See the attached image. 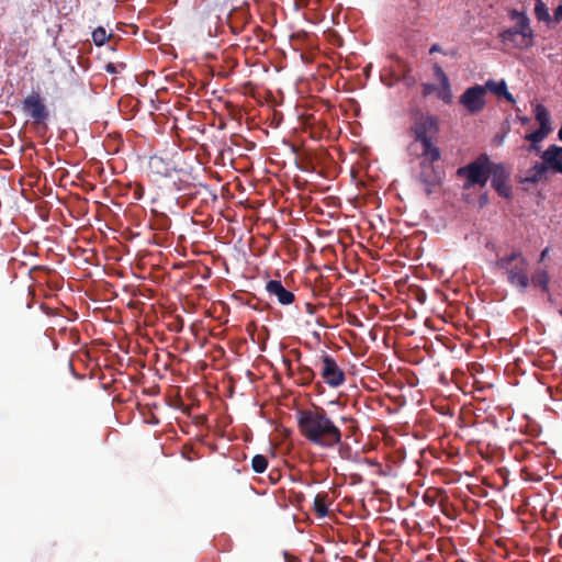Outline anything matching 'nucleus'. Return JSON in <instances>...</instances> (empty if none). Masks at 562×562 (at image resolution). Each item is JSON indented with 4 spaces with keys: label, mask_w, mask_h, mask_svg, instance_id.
<instances>
[{
    "label": "nucleus",
    "mask_w": 562,
    "mask_h": 562,
    "mask_svg": "<svg viewBox=\"0 0 562 562\" xmlns=\"http://www.w3.org/2000/svg\"><path fill=\"white\" fill-rule=\"evenodd\" d=\"M301 434L315 446L333 448L341 440V431L323 409H307L299 413Z\"/></svg>",
    "instance_id": "obj_1"
},
{
    "label": "nucleus",
    "mask_w": 562,
    "mask_h": 562,
    "mask_svg": "<svg viewBox=\"0 0 562 562\" xmlns=\"http://www.w3.org/2000/svg\"><path fill=\"white\" fill-rule=\"evenodd\" d=\"M492 162L487 155H481L470 164L460 167L457 175L464 180L463 188H483L490 178Z\"/></svg>",
    "instance_id": "obj_2"
},
{
    "label": "nucleus",
    "mask_w": 562,
    "mask_h": 562,
    "mask_svg": "<svg viewBox=\"0 0 562 562\" xmlns=\"http://www.w3.org/2000/svg\"><path fill=\"white\" fill-rule=\"evenodd\" d=\"M436 120L431 116L420 117L414 127L416 142L420 144L425 160L434 162L440 158L439 149L432 145L430 136L436 132Z\"/></svg>",
    "instance_id": "obj_3"
},
{
    "label": "nucleus",
    "mask_w": 562,
    "mask_h": 562,
    "mask_svg": "<svg viewBox=\"0 0 562 562\" xmlns=\"http://www.w3.org/2000/svg\"><path fill=\"white\" fill-rule=\"evenodd\" d=\"M512 18L517 20L513 29L505 30L501 34L503 43L514 42V35H519L520 41L516 43V48L525 49L532 46L533 31L530 21L525 13L514 11Z\"/></svg>",
    "instance_id": "obj_4"
},
{
    "label": "nucleus",
    "mask_w": 562,
    "mask_h": 562,
    "mask_svg": "<svg viewBox=\"0 0 562 562\" xmlns=\"http://www.w3.org/2000/svg\"><path fill=\"white\" fill-rule=\"evenodd\" d=\"M503 269H506L509 282L521 289H526L529 284V278L526 273V259L520 252H513L508 257H504L498 261Z\"/></svg>",
    "instance_id": "obj_5"
},
{
    "label": "nucleus",
    "mask_w": 562,
    "mask_h": 562,
    "mask_svg": "<svg viewBox=\"0 0 562 562\" xmlns=\"http://www.w3.org/2000/svg\"><path fill=\"white\" fill-rule=\"evenodd\" d=\"M485 94L486 88L476 85L465 89V91L461 94L459 101L469 113L476 114L483 111V109L485 108Z\"/></svg>",
    "instance_id": "obj_6"
},
{
    "label": "nucleus",
    "mask_w": 562,
    "mask_h": 562,
    "mask_svg": "<svg viewBox=\"0 0 562 562\" xmlns=\"http://www.w3.org/2000/svg\"><path fill=\"white\" fill-rule=\"evenodd\" d=\"M435 76L438 80V87L426 86L425 93L436 92L438 99L449 104L453 100V93L448 76L440 66L434 67Z\"/></svg>",
    "instance_id": "obj_7"
},
{
    "label": "nucleus",
    "mask_w": 562,
    "mask_h": 562,
    "mask_svg": "<svg viewBox=\"0 0 562 562\" xmlns=\"http://www.w3.org/2000/svg\"><path fill=\"white\" fill-rule=\"evenodd\" d=\"M490 177H492V186L501 196L509 198L512 187L508 182L509 171L503 164H492Z\"/></svg>",
    "instance_id": "obj_8"
},
{
    "label": "nucleus",
    "mask_w": 562,
    "mask_h": 562,
    "mask_svg": "<svg viewBox=\"0 0 562 562\" xmlns=\"http://www.w3.org/2000/svg\"><path fill=\"white\" fill-rule=\"evenodd\" d=\"M322 376L329 386L338 387L345 381V374L334 359L325 357L322 363Z\"/></svg>",
    "instance_id": "obj_9"
},
{
    "label": "nucleus",
    "mask_w": 562,
    "mask_h": 562,
    "mask_svg": "<svg viewBox=\"0 0 562 562\" xmlns=\"http://www.w3.org/2000/svg\"><path fill=\"white\" fill-rule=\"evenodd\" d=\"M542 164L547 171L562 173V147L557 145L549 146L541 154Z\"/></svg>",
    "instance_id": "obj_10"
},
{
    "label": "nucleus",
    "mask_w": 562,
    "mask_h": 562,
    "mask_svg": "<svg viewBox=\"0 0 562 562\" xmlns=\"http://www.w3.org/2000/svg\"><path fill=\"white\" fill-rule=\"evenodd\" d=\"M266 290L271 296H276L283 305L291 304L294 300L292 292L288 291L280 281L271 280L267 283Z\"/></svg>",
    "instance_id": "obj_11"
},
{
    "label": "nucleus",
    "mask_w": 562,
    "mask_h": 562,
    "mask_svg": "<svg viewBox=\"0 0 562 562\" xmlns=\"http://www.w3.org/2000/svg\"><path fill=\"white\" fill-rule=\"evenodd\" d=\"M24 111L38 122L47 116L46 109L38 95H31L24 101Z\"/></svg>",
    "instance_id": "obj_12"
},
{
    "label": "nucleus",
    "mask_w": 562,
    "mask_h": 562,
    "mask_svg": "<svg viewBox=\"0 0 562 562\" xmlns=\"http://www.w3.org/2000/svg\"><path fill=\"white\" fill-rule=\"evenodd\" d=\"M482 87L486 88V92L490 91L497 97H504L510 103L515 102V99H514L513 94L510 92H508L506 82L504 80H501V81L488 80Z\"/></svg>",
    "instance_id": "obj_13"
},
{
    "label": "nucleus",
    "mask_w": 562,
    "mask_h": 562,
    "mask_svg": "<svg viewBox=\"0 0 562 562\" xmlns=\"http://www.w3.org/2000/svg\"><path fill=\"white\" fill-rule=\"evenodd\" d=\"M547 169L543 166L542 162H537L532 167H530L528 170H526L522 181L524 182H530V183H537L547 178Z\"/></svg>",
    "instance_id": "obj_14"
},
{
    "label": "nucleus",
    "mask_w": 562,
    "mask_h": 562,
    "mask_svg": "<svg viewBox=\"0 0 562 562\" xmlns=\"http://www.w3.org/2000/svg\"><path fill=\"white\" fill-rule=\"evenodd\" d=\"M535 117H536L537 122L539 123V127L552 128L549 112L547 111V109L543 105H541V104L536 105Z\"/></svg>",
    "instance_id": "obj_15"
},
{
    "label": "nucleus",
    "mask_w": 562,
    "mask_h": 562,
    "mask_svg": "<svg viewBox=\"0 0 562 562\" xmlns=\"http://www.w3.org/2000/svg\"><path fill=\"white\" fill-rule=\"evenodd\" d=\"M535 15L538 21L544 22L547 24H549L552 20L548 7L541 0H536Z\"/></svg>",
    "instance_id": "obj_16"
},
{
    "label": "nucleus",
    "mask_w": 562,
    "mask_h": 562,
    "mask_svg": "<svg viewBox=\"0 0 562 562\" xmlns=\"http://www.w3.org/2000/svg\"><path fill=\"white\" fill-rule=\"evenodd\" d=\"M552 132V128L539 127L537 131L527 134L525 138L530 143H541Z\"/></svg>",
    "instance_id": "obj_17"
},
{
    "label": "nucleus",
    "mask_w": 562,
    "mask_h": 562,
    "mask_svg": "<svg viewBox=\"0 0 562 562\" xmlns=\"http://www.w3.org/2000/svg\"><path fill=\"white\" fill-rule=\"evenodd\" d=\"M426 170H429V175H422V179L423 181L427 184V186H430V184H436V183H440L441 181V175L440 172H435L434 168L431 166H427L426 167Z\"/></svg>",
    "instance_id": "obj_18"
},
{
    "label": "nucleus",
    "mask_w": 562,
    "mask_h": 562,
    "mask_svg": "<svg viewBox=\"0 0 562 562\" xmlns=\"http://www.w3.org/2000/svg\"><path fill=\"white\" fill-rule=\"evenodd\" d=\"M251 465L256 473H262L268 467V461L262 454H257L252 458Z\"/></svg>",
    "instance_id": "obj_19"
},
{
    "label": "nucleus",
    "mask_w": 562,
    "mask_h": 562,
    "mask_svg": "<svg viewBox=\"0 0 562 562\" xmlns=\"http://www.w3.org/2000/svg\"><path fill=\"white\" fill-rule=\"evenodd\" d=\"M314 508L319 517H325L328 513L327 505L324 498L319 495H317L314 499Z\"/></svg>",
    "instance_id": "obj_20"
},
{
    "label": "nucleus",
    "mask_w": 562,
    "mask_h": 562,
    "mask_svg": "<svg viewBox=\"0 0 562 562\" xmlns=\"http://www.w3.org/2000/svg\"><path fill=\"white\" fill-rule=\"evenodd\" d=\"M535 285L546 289L549 282V277L546 271H537L532 278Z\"/></svg>",
    "instance_id": "obj_21"
},
{
    "label": "nucleus",
    "mask_w": 562,
    "mask_h": 562,
    "mask_svg": "<svg viewBox=\"0 0 562 562\" xmlns=\"http://www.w3.org/2000/svg\"><path fill=\"white\" fill-rule=\"evenodd\" d=\"M92 38L98 46L103 45L108 38L106 31L103 27H98L93 31Z\"/></svg>",
    "instance_id": "obj_22"
},
{
    "label": "nucleus",
    "mask_w": 562,
    "mask_h": 562,
    "mask_svg": "<svg viewBox=\"0 0 562 562\" xmlns=\"http://www.w3.org/2000/svg\"><path fill=\"white\" fill-rule=\"evenodd\" d=\"M562 19V4H560L554 11V20L560 22Z\"/></svg>",
    "instance_id": "obj_23"
},
{
    "label": "nucleus",
    "mask_w": 562,
    "mask_h": 562,
    "mask_svg": "<svg viewBox=\"0 0 562 562\" xmlns=\"http://www.w3.org/2000/svg\"><path fill=\"white\" fill-rule=\"evenodd\" d=\"M520 41L519 35H514V42H507L506 44H512L514 47H516V43Z\"/></svg>",
    "instance_id": "obj_24"
},
{
    "label": "nucleus",
    "mask_w": 562,
    "mask_h": 562,
    "mask_svg": "<svg viewBox=\"0 0 562 562\" xmlns=\"http://www.w3.org/2000/svg\"><path fill=\"white\" fill-rule=\"evenodd\" d=\"M539 143H531L530 146H529V150H536L538 151L539 150V146H538Z\"/></svg>",
    "instance_id": "obj_25"
},
{
    "label": "nucleus",
    "mask_w": 562,
    "mask_h": 562,
    "mask_svg": "<svg viewBox=\"0 0 562 562\" xmlns=\"http://www.w3.org/2000/svg\"><path fill=\"white\" fill-rule=\"evenodd\" d=\"M480 200H481V205H485L487 203L486 195H482Z\"/></svg>",
    "instance_id": "obj_26"
},
{
    "label": "nucleus",
    "mask_w": 562,
    "mask_h": 562,
    "mask_svg": "<svg viewBox=\"0 0 562 562\" xmlns=\"http://www.w3.org/2000/svg\"><path fill=\"white\" fill-rule=\"evenodd\" d=\"M439 50V46L438 45H432L431 48H430V53H435V52H438Z\"/></svg>",
    "instance_id": "obj_27"
},
{
    "label": "nucleus",
    "mask_w": 562,
    "mask_h": 562,
    "mask_svg": "<svg viewBox=\"0 0 562 562\" xmlns=\"http://www.w3.org/2000/svg\"><path fill=\"white\" fill-rule=\"evenodd\" d=\"M106 69H108L109 71H111V72H113V71H114V67H113L111 64L106 66Z\"/></svg>",
    "instance_id": "obj_28"
},
{
    "label": "nucleus",
    "mask_w": 562,
    "mask_h": 562,
    "mask_svg": "<svg viewBox=\"0 0 562 562\" xmlns=\"http://www.w3.org/2000/svg\"><path fill=\"white\" fill-rule=\"evenodd\" d=\"M547 254H548V249H544L541 254V258L543 259L544 257H547Z\"/></svg>",
    "instance_id": "obj_29"
},
{
    "label": "nucleus",
    "mask_w": 562,
    "mask_h": 562,
    "mask_svg": "<svg viewBox=\"0 0 562 562\" xmlns=\"http://www.w3.org/2000/svg\"><path fill=\"white\" fill-rule=\"evenodd\" d=\"M559 139L562 140V125L561 128L559 130Z\"/></svg>",
    "instance_id": "obj_30"
}]
</instances>
